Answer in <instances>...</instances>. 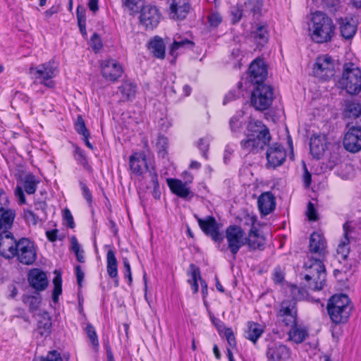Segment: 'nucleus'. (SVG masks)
<instances>
[{"mask_svg":"<svg viewBox=\"0 0 361 361\" xmlns=\"http://www.w3.org/2000/svg\"><path fill=\"white\" fill-rule=\"evenodd\" d=\"M309 30L312 41L317 43H325L331 41L334 37L335 26L329 17L317 11L312 16Z\"/></svg>","mask_w":361,"mask_h":361,"instance_id":"obj_1","label":"nucleus"},{"mask_svg":"<svg viewBox=\"0 0 361 361\" xmlns=\"http://www.w3.org/2000/svg\"><path fill=\"white\" fill-rule=\"evenodd\" d=\"M306 273L305 280L308 288L319 290L323 288L326 281V269L320 259L311 258L305 263Z\"/></svg>","mask_w":361,"mask_h":361,"instance_id":"obj_2","label":"nucleus"},{"mask_svg":"<svg viewBox=\"0 0 361 361\" xmlns=\"http://www.w3.org/2000/svg\"><path fill=\"white\" fill-rule=\"evenodd\" d=\"M29 71L35 82L42 84L48 88L55 87V82L52 79L58 75L59 66L54 60L38 66H32Z\"/></svg>","mask_w":361,"mask_h":361,"instance_id":"obj_3","label":"nucleus"},{"mask_svg":"<svg viewBox=\"0 0 361 361\" xmlns=\"http://www.w3.org/2000/svg\"><path fill=\"white\" fill-rule=\"evenodd\" d=\"M339 85L350 94H357L361 90V71L354 63L345 64Z\"/></svg>","mask_w":361,"mask_h":361,"instance_id":"obj_4","label":"nucleus"},{"mask_svg":"<svg viewBox=\"0 0 361 361\" xmlns=\"http://www.w3.org/2000/svg\"><path fill=\"white\" fill-rule=\"evenodd\" d=\"M225 238L227 243L226 249L231 252L233 259H235L240 249L247 244V234L241 227L231 225L226 229Z\"/></svg>","mask_w":361,"mask_h":361,"instance_id":"obj_5","label":"nucleus"},{"mask_svg":"<svg viewBox=\"0 0 361 361\" xmlns=\"http://www.w3.org/2000/svg\"><path fill=\"white\" fill-rule=\"evenodd\" d=\"M274 99V89L266 84L256 85L252 92L251 104L257 109L264 111L272 104Z\"/></svg>","mask_w":361,"mask_h":361,"instance_id":"obj_6","label":"nucleus"},{"mask_svg":"<svg viewBox=\"0 0 361 361\" xmlns=\"http://www.w3.org/2000/svg\"><path fill=\"white\" fill-rule=\"evenodd\" d=\"M13 225L8 228L0 227V255L6 259L16 257L18 240L10 231Z\"/></svg>","mask_w":361,"mask_h":361,"instance_id":"obj_7","label":"nucleus"},{"mask_svg":"<svg viewBox=\"0 0 361 361\" xmlns=\"http://www.w3.org/2000/svg\"><path fill=\"white\" fill-rule=\"evenodd\" d=\"M277 322L288 326L297 320L296 302L293 300H283L276 313Z\"/></svg>","mask_w":361,"mask_h":361,"instance_id":"obj_8","label":"nucleus"},{"mask_svg":"<svg viewBox=\"0 0 361 361\" xmlns=\"http://www.w3.org/2000/svg\"><path fill=\"white\" fill-rule=\"evenodd\" d=\"M347 131L345 133L343 144L344 148L352 153L361 150V127L347 124Z\"/></svg>","mask_w":361,"mask_h":361,"instance_id":"obj_9","label":"nucleus"},{"mask_svg":"<svg viewBox=\"0 0 361 361\" xmlns=\"http://www.w3.org/2000/svg\"><path fill=\"white\" fill-rule=\"evenodd\" d=\"M315 77L323 80H328L335 73L334 61L327 54L317 58L313 68Z\"/></svg>","mask_w":361,"mask_h":361,"instance_id":"obj_10","label":"nucleus"},{"mask_svg":"<svg viewBox=\"0 0 361 361\" xmlns=\"http://www.w3.org/2000/svg\"><path fill=\"white\" fill-rule=\"evenodd\" d=\"M16 212L10 207V201L7 193L0 188V227L8 228L13 224Z\"/></svg>","mask_w":361,"mask_h":361,"instance_id":"obj_11","label":"nucleus"},{"mask_svg":"<svg viewBox=\"0 0 361 361\" xmlns=\"http://www.w3.org/2000/svg\"><path fill=\"white\" fill-rule=\"evenodd\" d=\"M16 257L24 264H32L36 259V250L34 243L28 238H22L18 240Z\"/></svg>","mask_w":361,"mask_h":361,"instance_id":"obj_12","label":"nucleus"},{"mask_svg":"<svg viewBox=\"0 0 361 361\" xmlns=\"http://www.w3.org/2000/svg\"><path fill=\"white\" fill-rule=\"evenodd\" d=\"M161 14L158 8L148 4L140 10V21L146 29H154L160 20Z\"/></svg>","mask_w":361,"mask_h":361,"instance_id":"obj_13","label":"nucleus"},{"mask_svg":"<svg viewBox=\"0 0 361 361\" xmlns=\"http://www.w3.org/2000/svg\"><path fill=\"white\" fill-rule=\"evenodd\" d=\"M248 75L251 83L256 85L264 84V81L267 76V68L264 61L259 59L253 61L249 67Z\"/></svg>","mask_w":361,"mask_h":361,"instance_id":"obj_14","label":"nucleus"},{"mask_svg":"<svg viewBox=\"0 0 361 361\" xmlns=\"http://www.w3.org/2000/svg\"><path fill=\"white\" fill-rule=\"evenodd\" d=\"M102 76L107 80L115 82L121 77L123 68L114 59H106L101 62Z\"/></svg>","mask_w":361,"mask_h":361,"instance_id":"obj_15","label":"nucleus"},{"mask_svg":"<svg viewBox=\"0 0 361 361\" xmlns=\"http://www.w3.org/2000/svg\"><path fill=\"white\" fill-rule=\"evenodd\" d=\"M246 137L241 140L240 147L246 152L256 153L262 149L271 139L256 137L253 134H245Z\"/></svg>","mask_w":361,"mask_h":361,"instance_id":"obj_16","label":"nucleus"},{"mask_svg":"<svg viewBox=\"0 0 361 361\" xmlns=\"http://www.w3.org/2000/svg\"><path fill=\"white\" fill-rule=\"evenodd\" d=\"M202 231L207 235H209L214 241H219L221 234L219 228L214 217L207 216L204 219L195 216Z\"/></svg>","mask_w":361,"mask_h":361,"instance_id":"obj_17","label":"nucleus"},{"mask_svg":"<svg viewBox=\"0 0 361 361\" xmlns=\"http://www.w3.org/2000/svg\"><path fill=\"white\" fill-rule=\"evenodd\" d=\"M329 145L326 135H313L310 142V152L314 158L319 159L329 149Z\"/></svg>","mask_w":361,"mask_h":361,"instance_id":"obj_18","label":"nucleus"},{"mask_svg":"<svg viewBox=\"0 0 361 361\" xmlns=\"http://www.w3.org/2000/svg\"><path fill=\"white\" fill-rule=\"evenodd\" d=\"M267 356L268 361H287L290 357V350L285 345L274 343L269 345Z\"/></svg>","mask_w":361,"mask_h":361,"instance_id":"obj_19","label":"nucleus"},{"mask_svg":"<svg viewBox=\"0 0 361 361\" xmlns=\"http://www.w3.org/2000/svg\"><path fill=\"white\" fill-rule=\"evenodd\" d=\"M286 158V150L281 145L274 144L267 149V159L268 164L274 168L281 165Z\"/></svg>","mask_w":361,"mask_h":361,"instance_id":"obj_20","label":"nucleus"},{"mask_svg":"<svg viewBox=\"0 0 361 361\" xmlns=\"http://www.w3.org/2000/svg\"><path fill=\"white\" fill-rule=\"evenodd\" d=\"M130 169L136 176H141L149 168L146 161V155L143 152H135L129 158Z\"/></svg>","mask_w":361,"mask_h":361,"instance_id":"obj_21","label":"nucleus"},{"mask_svg":"<svg viewBox=\"0 0 361 361\" xmlns=\"http://www.w3.org/2000/svg\"><path fill=\"white\" fill-rule=\"evenodd\" d=\"M169 8L171 18L183 20L189 13L190 6L188 0H171Z\"/></svg>","mask_w":361,"mask_h":361,"instance_id":"obj_22","label":"nucleus"},{"mask_svg":"<svg viewBox=\"0 0 361 361\" xmlns=\"http://www.w3.org/2000/svg\"><path fill=\"white\" fill-rule=\"evenodd\" d=\"M310 251L322 257L325 255L326 241L323 234L313 232L310 237Z\"/></svg>","mask_w":361,"mask_h":361,"instance_id":"obj_23","label":"nucleus"},{"mask_svg":"<svg viewBox=\"0 0 361 361\" xmlns=\"http://www.w3.org/2000/svg\"><path fill=\"white\" fill-rule=\"evenodd\" d=\"M288 327H290L288 340L294 343H302L309 335L307 329L302 324H297L296 322Z\"/></svg>","mask_w":361,"mask_h":361,"instance_id":"obj_24","label":"nucleus"},{"mask_svg":"<svg viewBox=\"0 0 361 361\" xmlns=\"http://www.w3.org/2000/svg\"><path fill=\"white\" fill-rule=\"evenodd\" d=\"M257 205L262 215L269 214L276 207L275 197L271 192H263L258 197Z\"/></svg>","mask_w":361,"mask_h":361,"instance_id":"obj_25","label":"nucleus"},{"mask_svg":"<svg viewBox=\"0 0 361 361\" xmlns=\"http://www.w3.org/2000/svg\"><path fill=\"white\" fill-rule=\"evenodd\" d=\"M28 280L30 286L38 291L44 290L48 285L46 274L38 269L30 271Z\"/></svg>","mask_w":361,"mask_h":361,"instance_id":"obj_26","label":"nucleus"},{"mask_svg":"<svg viewBox=\"0 0 361 361\" xmlns=\"http://www.w3.org/2000/svg\"><path fill=\"white\" fill-rule=\"evenodd\" d=\"M345 117L352 120L348 124H352L361 127V105L353 102H347L344 110Z\"/></svg>","mask_w":361,"mask_h":361,"instance_id":"obj_27","label":"nucleus"},{"mask_svg":"<svg viewBox=\"0 0 361 361\" xmlns=\"http://www.w3.org/2000/svg\"><path fill=\"white\" fill-rule=\"evenodd\" d=\"M246 129L247 133L245 134H253L256 137L271 139L269 129L259 121L251 119L248 122Z\"/></svg>","mask_w":361,"mask_h":361,"instance_id":"obj_28","label":"nucleus"},{"mask_svg":"<svg viewBox=\"0 0 361 361\" xmlns=\"http://www.w3.org/2000/svg\"><path fill=\"white\" fill-rule=\"evenodd\" d=\"M339 29L343 38L349 39L353 38L357 31L355 21L351 18H341L338 20Z\"/></svg>","mask_w":361,"mask_h":361,"instance_id":"obj_29","label":"nucleus"},{"mask_svg":"<svg viewBox=\"0 0 361 361\" xmlns=\"http://www.w3.org/2000/svg\"><path fill=\"white\" fill-rule=\"evenodd\" d=\"M343 237L341 240L338 247L337 254L341 256L343 259H346L350 252V225L346 222L343 224Z\"/></svg>","mask_w":361,"mask_h":361,"instance_id":"obj_30","label":"nucleus"},{"mask_svg":"<svg viewBox=\"0 0 361 361\" xmlns=\"http://www.w3.org/2000/svg\"><path fill=\"white\" fill-rule=\"evenodd\" d=\"M39 316V319L37 322L35 334L39 335L41 338H46L50 335L51 331L52 324L51 318L47 312H43Z\"/></svg>","mask_w":361,"mask_h":361,"instance_id":"obj_31","label":"nucleus"},{"mask_svg":"<svg viewBox=\"0 0 361 361\" xmlns=\"http://www.w3.org/2000/svg\"><path fill=\"white\" fill-rule=\"evenodd\" d=\"M169 187L173 193L176 194L180 197L188 198L192 196V192L187 186V183L182 182L178 179H169L167 180Z\"/></svg>","mask_w":361,"mask_h":361,"instance_id":"obj_32","label":"nucleus"},{"mask_svg":"<svg viewBox=\"0 0 361 361\" xmlns=\"http://www.w3.org/2000/svg\"><path fill=\"white\" fill-rule=\"evenodd\" d=\"M327 306L335 307L336 309H343V314L345 316L350 313L351 307L350 300L345 294L333 295L328 302Z\"/></svg>","mask_w":361,"mask_h":361,"instance_id":"obj_33","label":"nucleus"},{"mask_svg":"<svg viewBox=\"0 0 361 361\" xmlns=\"http://www.w3.org/2000/svg\"><path fill=\"white\" fill-rule=\"evenodd\" d=\"M106 271L109 277L114 279L116 286H118V262L116 253L111 249L106 253Z\"/></svg>","mask_w":361,"mask_h":361,"instance_id":"obj_34","label":"nucleus"},{"mask_svg":"<svg viewBox=\"0 0 361 361\" xmlns=\"http://www.w3.org/2000/svg\"><path fill=\"white\" fill-rule=\"evenodd\" d=\"M150 53L156 58L163 59L165 57V44L163 39L156 36L147 44Z\"/></svg>","mask_w":361,"mask_h":361,"instance_id":"obj_35","label":"nucleus"},{"mask_svg":"<svg viewBox=\"0 0 361 361\" xmlns=\"http://www.w3.org/2000/svg\"><path fill=\"white\" fill-rule=\"evenodd\" d=\"M249 247L252 250H262L264 249L266 240L263 235L260 234L257 230L251 229L249 234L247 235Z\"/></svg>","mask_w":361,"mask_h":361,"instance_id":"obj_36","label":"nucleus"},{"mask_svg":"<svg viewBox=\"0 0 361 361\" xmlns=\"http://www.w3.org/2000/svg\"><path fill=\"white\" fill-rule=\"evenodd\" d=\"M264 331V328L262 325L256 322H249L247 324V329L245 332V336L253 343H256L257 340L262 336Z\"/></svg>","mask_w":361,"mask_h":361,"instance_id":"obj_37","label":"nucleus"},{"mask_svg":"<svg viewBox=\"0 0 361 361\" xmlns=\"http://www.w3.org/2000/svg\"><path fill=\"white\" fill-rule=\"evenodd\" d=\"M193 42L187 39H176L173 41L169 51V54L176 58L179 52L183 51L186 49L192 48Z\"/></svg>","mask_w":361,"mask_h":361,"instance_id":"obj_38","label":"nucleus"},{"mask_svg":"<svg viewBox=\"0 0 361 361\" xmlns=\"http://www.w3.org/2000/svg\"><path fill=\"white\" fill-rule=\"evenodd\" d=\"M243 116V111L240 110L230 118L229 127L233 134H239L241 132L244 121Z\"/></svg>","mask_w":361,"mask_h":361,"instance_id":"obj_39","label":"nucleus"},{"mask_svg":"<svg viewBox=\"0 0 361 361\" xmlns=\"http://www.w3.org/2000/svg\"><path fill=\"white\" fill-rule=\"evenodd\" d=\"M22 183L25 191L28 195H32L35 192L39 180L34 175L29 173L22 179Z\"/></svg>","mask_w":361,"mask_h":361,"instance_id":"obj_40","label":"nucleus"},{"mask_svg":"<svg viewBox=\"0 0 361 361\" xmlns=\"http://www.w3.org/2000/svg\"><path fill=\"white\" fill-rule=\"evenodd\" d=\"M343 309H336L335 307L327 306L328 313L333 322L339 324L345 322L348 320L350 313L345 316L343 314Z\"/></svg>","mask_w":361,"mask_h":361,"instance_id":"obj_41","label":"nucleus"},{"mask_svg":"<svg viewBox=\"0 0 361 361\" xmlns=\"http://www.w3.org/2000/svg\"><path fill=\"white\" fill-rule=\"evenodd\" d=\"M123 100H131L135 97L137 87L130 82H124L119 87Z\"/></svg>","mask_w":361,"mask_h":361,"instance_id":"obj_42","label":"nucleus"},{"mask_svg":"<svg viewBox=\"0 0 361 361\" xmlns=\"http://www.w3.org/2000/svg\"><path fill=\"white\" fill-rule=\"evenodd\" d=\"M252 37L259 45H264L269 37L267 27L264 25H258L256 30L252 32Z\"/></svg>","mask_w":361,"mask_h":361,"instance_id":"obj_43","label":"nucleus"},{"mask_svg":"<svg viewBox=\"0 0 361 361\" xmlns=\"http://www.w3.org/2000/svg\"><path fill=\"white\" fill-rule=\"evenodd\" d=\"M155 146L158 152L159 156L164 158L167 154L168 140L164 135H158Z\"/></svg>","mask_w":361,"mask_h":361,"instance_id":"obj_44","label":"nucleus"},{"mask_svg":"<svg viewBox=\"0 0 361 361\" xmlns=\"http://www.w3.org/2000/svg\"><path fill=\"white\" fill-rule=\"evenodd\" d=\"M122 2L132 13H138L145 6L144 0H122Z\"/></svg>","mask_w":361,"mask_h":361,"instance_id":"obj_45","label":"nucleus"},{"mask_svg":"<svg viewBox=\"0 0 361 361\" xmlns=\"http://www.w3.org/2000/svg\"><path fill=\"white\" fill-rule=\"evenodd\" d=\"M54 290H53V300L56 302L58 301L59 296L62 293V279L60 274H56L53 280Z\"/></svg>","mask_w":361,"mask_h":361,"instance_id":"obj_46","label":"nucleus"},{"mask_svg":"<svg viewBox=\"0 0 361 361\" xmlns=\"http://www.w3.org/2000/svg\"><path fill=\"white\" fill-rule=\"evenodd\" d=\"M74 158L78 164L82 166L85 169L89 170L90 169L84 152L78 147L75 149Z\"/></svg>","mask_w":361,"mask_h":361,"instance_id":"obj_47","label":"nucleus"},{"mask_svg":"<svg viewBox=\"0 0 361 361\" xmlns=\"http://www.w3.org/2000/svg\"><path fill=\"white\" fill-rule=\"evenodd\" d=\"M71 249L75 254L78 261L81 263L85 262L84 251L80 248V245L75 237L71 239Z\"/></svg>","mask_w":361,"mask_h":361,"instance_id":"obj_48","label":"nucleus"},{"mask_svg":"<svg viewBox=\"0 0 361 361\" xmlns=\"http://www.w3.org/2000/svg\"><path fill=\"white\" fill-rule=\"evenodd\" d=\"M192 271L191 272V279L188 280V283L191 286V288L194 293L198 291L197 279L200 278V271L198 269L195 268L193 265H191Z\"/></svg>","mask_w":361,"mask_h":361,"instance_id":"obj_49","label":"nucleus"},{"mask_svg":"<svg viewBox=\"0 0 361 361\" xmlns=\"http://www.w3.org/2000/svg\"><path fill=\"white\" fill-rule=\"evenodd\" d=\"M85 331L93 347H97L99 345V341L94 327L92 324H88Z\"/></svg>","mask_w":361,"mask_h":361,"instance_id":"obj_50","label":"nucleus"},{"mask_svg":"<svg viewBox=\"0 0 361 361\" xmlns=\"http://www.w3.org/2000/svg\"><path fill=\"white\" fill-rule=\"evenodd\" d=\"M219 331L220 334H223L224 336L226 338L228 343L230 346L233 347L235 345V338L231 328L224 327L223 329H220V327H219Z\"/></svg>","mask_w":361,"mask_h":361,"instance_id":"obj_51","label":"nucleus"},{"mask_svg":"<svg viewBox=\"0 0 361 361\" xmlns=\"http://www.w3.org/2000/svg\"><path fill=\"white\" fill-rule=\"evenodd\" d=\"M75 130L79 134L82 135L85 138L89 137V131L86 128L84 120L81 116L78 117L77 121L75 123Z\"/></svg>","mask_w":361,"mask_h":361,"instance_id":"obj_52","label":"nucleus"},{"mask_svg":"<svg viewBox=\"0 0 361 361\" xmlns=\"http://www.w3.org/2000/svg\"><path fill=\"white\" fill-rule=\"evenodd\" d=\"M23 302L28 304L31 311H34L38 309L41 300L37 296H26L23 298Z\"/></svg>","mask_w":361,"mask_h":361,"instance_id":"obj_53","label":"nucleus"},{"mask_svg":"<svg viewBox=\"0 0 361 361\" xmlns=\"http://www.w3.org/2000/svg\"><path fill=\"white\" fill-rule=\"evenodd\" d=\"M341 161L340 157L338 153L332 152L330 154L328 160L326 162L325 169L331 170Z\"/></svg>","mask_w":361,"mask_h":361,"instance_id":"obj_54","label":"nucleus"},{"mask_svg":"<svg viewBox=\"0 0 361 361\" xmlns=\"http://www.w3.org/2000/svg\"><path fill=\"white\" fill-rule=\"evenodd\" d=\"M208 23L211 26L217 27L222 22V16L217 11H213L207 16Z\"/></svg>","mask_w":361,"mask_h":361,"instance_id":"obj_55","label":"nucleus"},{"mask_svg":"<svg viewBox=\"0 0 361 361\" xmlns=\"http://www.w3.org/2000/svg\"><path fill=\"white\" fill-rule=\"evenodd\" d=\"M23 218L30 225H36L39 220V217L32 211L29 209L23 211Z\"/></svg>","mask_w":361,"mask_h":361,"instance_id":"obj_56","label":"nucleus"},{"mask_svg":"<svg viewBox=\"0 0 361 361\" xmlns=\"http://www.w3.org/2000/svg\"><path fill=\"white\" fill-rule=\"evenodd\" d=\"M290 293L294 298L293 300H300L305 298L306 293L302 288H300L296 286H292L290 288Z\"/></svg>","mask_w":361,"mask_h":361,"instance_id":"obj_57","label":"nucleus"},{"mask_svg":"<svg viewBox=\"0 0 361 361\" xmlns=\"http://www.w3.org/2000/svg\"><path fill=\"white\" fill-rule=\"evenodd\" d=\"M199 149L202 152V156L207 159V151L209 147V140L207 138H201L197 143Z\"/></svg>","mask_w":361,"mask_h":361,"instance_id":"obj_58","label":"nucleus"},{"mask_svg":"<svg viewBox=\"0 0 361 361\" xmlns=\"http://www.w3.org/2000/svg\"><path fill=\"white\" fill-rule=\"evenodd\" d=\"M231 13L232 16L233 23H238L241 19L243 15V10L241 6L238 5L233 6L231 9Z\"/></svg>","mask_w":361,"mask_h":361,"instance_id":"obj_59","label":"nucleus"},{"mask_svg":"<svg viewBox=\"0 0 361 361\" xmlns=\"http://www.w3.org/2000/svg\"><path fill=\"white\" fill-rule=\"evenodd\" d=\"M90 46L96 51L100 50L102 47V40L97 33H94L90 39Z\"/></svg>","mask_w":361,"mask_h":361,"instance_id":"obj_60","label":"nucleus"},{"mask_svg":"<svg viewBox=\"0 0 361 361\" xmlns=\"http://www.w3.org/2000/svg\"><path fill=\"white\" fill-rule=\"evenodd\" d=\"M148 171H149V175L151 178L152 185L154 188V194H155L154 197H157V191L156 190L157 188H159V181H158L157 173L153 167L151 169H149Z\"/></svg>","mask_w":361,"mask_h":361,"instance_id":"obj_61","label":"nucleus"},{"mask_svg":"<svg viewBox=\"0 0 361 361\" xmlns=\"http://www.w3.org/2000/svg\"><path fill=\"white\" fill-rule=\"evenodd\" d=\"M80 186L82 190L83 197L86 200L89 204H91L92 202V197L90 189L82 182H80Z\"/></svg>","mask_w":361,"mask_h":361,"instance_id":"obj_62","label":"nucleus"},{"mask_svg":"<svg viewBox=\"0 0 361 361\" xmlns=\"http://www.w3.org/2000/svg\"><path fill=\"white\" fill-rule=\"evenodd\" d=\"M63 219L66 222V225L70 228H73L75 226L73 215L71 211L66 208L63 212Z\"/></svg>","mask_w":361,"mask_h":361,"instance_id":"obj_63","label":"nucleus"},{"mask_svg":"<svg viewBox=\"0 0 361 361\" xmlns=\"http://www.w3.org/2000/svg\"><path fill=\"white\" fill-rule=\"evenodd\" d=\"M36 361H63L59 353L56 351L50 352L46 357H39Z\"/></svg>","mask_w":361,"mask_h":361,"instance_id":"obj_64","label":"nucleus"}]
</instances>
